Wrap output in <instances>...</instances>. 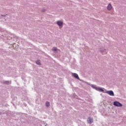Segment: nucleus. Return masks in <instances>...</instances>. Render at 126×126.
Returning a JSON list of instances; mask_svg holds the SVG:
<instances>
[{"label": "nucleus", "mask_w": 126, "mask_h": 126, "mask_svg": "<svg viewBox=\"0 0 126 126\" xmlns=\"http://www.w3.org/2000/svg\"><path fill=\"white\" fill-rule=\"evenodd\" d=\"M46 107H50V102H49L47 101L46 102Z\"/></svg>", "instance_id": "obj_10"}, {"label": "nucleus", "mask_w": 126, "mask_h": 126, "mask_svg": "<svg viewBox=\"0 0 126 126\" xmlns=\"http://www.w3.org/2000/svg\"><path fill=\"white\" fill-rule=\"evenodd\" d=\"M36 63V64H39L40 65L41 64V61L40 60L37 61Z\"/></svg>", "instance_id": "obj_9"}, {"label": "nucleus", "mask_w": 126, "mask_h": 126, "mask_svg": "<svg viewBox=\"0 0 126 126\" xmlns=\"http://www.w3.org/2000/svg\"><path fill=\"white\" fill-rule=\"evenodd\" d=\"M113 105L114 106H116V107H123V104L119 102V101H114L113 103Z\"/></svg>", "instance_id": "obj_1"}, {"label": "nucleus", "mask_w": 126, "mask_h": 126, "mask_svg": "<svg viewBox=\"0 0 126 126\" xmlns=\"http://www.w3.org/2000/svg\"><path fill=\"white\" fill-rule=\"evenodd\" d=\"M100 51L101 53H105V52H106V49L103 48V50H102V49H100Z\"/></svg>", "instance_id": "obj_11"}, {"label": "nucleus", "mask_w": 126, "mask_h": 126, "mask_svg": "<svg viewBox=\"0 0 126 126\" xmlns=\"http://www.w3.org/2000/svg\"><path fill=\"white\" fill-rule=\"evenodd\" d=\"M58 25L60 27L63 26V21H58L57 22Z\"/></svg>", "instance_id": "obj_4"}, {"label": "nucleus", "mask_w": 126, "mask_h": 126, "mask_svg": "<svg viewBox=\"0 0 126 126\" xmlns=\"http://www.w3.org/2000/svg\"><path fill=\"white\" fill-rule=\"evenodd\" d=\"M52 50L54 52H57V51H58V48H57V47H53Z\"/></svg>", "instance_id": "obj_8"}, {"label": "nucleus", "mask_w": 126, "mask_h": 126, "mask_svg": "<svg viewBox=\"0 0 126 126\" xmlns=\"http://www.w3.org/2000/svg\"><path fill=\"white\" fill-rule=\"evenodd\" d=\"M95 89H96V90H98V91H101V92H104V90L101 89V88H97L95 87Z\"/></svg>", "instance_id": "obj_6"}, {"label": "nucleus", "mask_w": 126, "mask_h": 126, "mask_svg": "<svg viewBox=\"0 0 126 126\" xmlns=\"http://www.w3.org/2000/svg\"><path fill=\"white\" fill-rule=\"evenodd\" d=\"M105 93H106V94H108L110 96H114V92H113V91H107L105 92Z\"/></svg>", "instance_id": "obj_2"}, {"label": "nucleus", "mask_w": 126, "mask_h": 126, "mask_svg": "<svg viewBox=\"0 0 126 126\" xmlns=\"http://www.w3.org/2000/svg\"><path fill=\"white\" fill-rule=\"evenodd\" d=\"M88 123L89 124H92V123H93V119L91 117H89L88 119Z\"/></svg>", "instance_id": "obj_3"}, {"label": "nucleus", "mask_w": 126, "mask_h": 126, "mask_svg": "<svg viewBox=\"0 0 126 126\" xmlns=\"http://www.w3.org/2000/svg\"><path fill=\"white\" fill-rule=\"evenodd\" d=\"M72 76L75 77V78H76V79H79V77H78V75L76 73H72Z\"/></svg>", "instance_id": "obj_5"}, {"label": "nucleus", "mask_w": 126, "mask_h": 126, "mask_svg": "<svg viewBox=\"0 0 126 126\" xmlns=\"http://www.w3.org/2000/svg\"><path fill=\"white\" fill-rule=\"evenodd\" d=\"M4 83H5V84H8L9 83V82L6 81V82H4Z\"/></svg>", "instance_id": "obj_12"}, {"label": "nucleus", "mask_w": 126, "mask_h": 126, "mask_svg": "<svg viewBox=\"0 0 126 126\" xmlns=\"http://www.w3.org/2000/svg\"><path fill=\"white\" fill-rule=\"evenodd\" d=\"M111 9H112V4H111V3H109L107 6V10H111Z\"/></svg>", "instance_id": "obj_7"}]
</instances>
